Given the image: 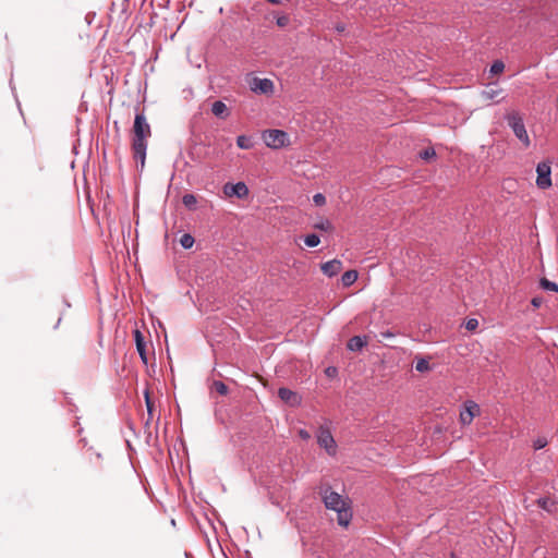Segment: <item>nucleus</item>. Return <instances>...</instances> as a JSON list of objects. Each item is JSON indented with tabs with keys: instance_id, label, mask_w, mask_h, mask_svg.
Masks as SVG:
<instances>
[{
	"instance_id": "nucleus-1",
	"label": "nucleus",
	"mask_w": 558,
	"mask_h": 558,
	"mask_svg": "<svg viewBox=\"0 0 558 558\" xmlns=\"http://www.w3.org/2000/svg\"><path fill=\"white\" fill-rule=\"evenodd\" d=\"M150 134V125L144 113H136L133 125L132 149L134 158L140 161L142 169L145 166L147 138Z\"/></svg>"
},
{
	"instance_id": "nucleus-2",
	"label": "nucleus",
	"mask_w": 558,
	"mask_h": 558,
	"mask_svg": "<svg viewBox=\"0 0 558 558\" xmlns=\"http://www.w3.org/2000/svg\"><path fill=\"white\" fill-rule=\"evenodd\" d=\"M506 120L517 138L521 141L525 147H527L530 145V137L527 135L522 117L518 112H511L507 114Z\"/></svg>"
},
{
	"instance_id": "nucleus-3",
	"label": "nucleus",
	"mask_w": 558,
	"mask_h": 558,
	"mask_svg": "<svg viewBox=\"0 0 558 558\" xmlns=\"http://www.w3.org/2000/svg\"><path fill=\"white\" fill-rule=\"evenodd\" d=\"M263 141L267 147L279 149L289 145V136L282 130H266L262 134Z\"/></svg>"
},
{
	"instance_id": "nucleus-4",
	"label": "nucleus",
	"mask_w": 558,
	"mask_h": 558,
	"mask_svg": "<svg viewBox=\"0 0 558 558\" xmlns=\"http://www.w3.org/2000/svg\"><path fill=\"white\" fill-rule=\"evenodd\" d=\"M323 500L327 509L333 510L336 512L348 507L343 497L340 494L330 490L329 488L325 489L323 494Z\"/></svg>"
},
{
	"instance_id": "nucleus-5",
	"label": "nucleus",
	"mask_w": 558,
	"mask_h": 558,
	"mask_svg": "<svg viewBox=\"0 0 558 558\" xmlns=\"http://www.w3.org/2000/svg\"><path fill=\"white\" fill-rule=\"evenodd\" d=\"M536 185L542 189L546 190L551 186V168L549 162H539L536 167Z\"/></svg>"
},
{
	"instance_id": "nucleus-6",
	"label": "nucleus",
	"mask_w": 558,
	"mask_h": 558,
	"mask_svg": "<svg viewBox=\"0 0 558 558\" xmlns=\"http://www.w3.org/2000/svg\"><path fill=\"white\" fill-rule=\"evenodd\" d=\"M250 88L256 94L268 95L274 90V83L269 78L253 77L250 82Z\"/></svg>"
},
{
	"instance_id": "nucleus-7",
	"label": "nucleus",
	"mask_w": 558,
	"mask_h": 558,
	"mask_svg": "<svg viewBox=\"0 0 558 558\" xmlns=\"http://www.w3.org/2000/svg\"><path fill=\"white\" fill-rule=\"evenodd\" d=\"M317 442L325 448L328 453L335 452L336 441L328 428L320 427L317 433Z\"/></svg>"
},
{
	"instance_id": "nucleus-8",
	"label": "nucleus",
	"mask_w": 558,
	"mask_h": 558,
	"mask_svg": "<svg viewBox=\"0 0 558 558\" xmlns=\"http://www.w3.org/2000/svg\"><path fill=\"white\" fill-rule=\"evenodd\" d=\"M223 192L229 197L244 198L248 195V189L244 182H238L235 184L227 183L223 186Z\"/></svg>"
},
{
	"instance_id": "nucleus-9",
	"label": "nucleus",
	"mask_w": 558,
	"mask_h": 558,
	"mask_svg": "<svg viewBox=\"0 0 558 558\" xmlns=\"http://www.w3.org/2000/svg\"><path fill=\"white\" fill-rule=\"evenodd\" d=\"M278 397L286 403L291 407L299 405L301 403V398L299 395L289 388L281 387L278 390Z\"/></svg>"
},
{
	"instance_id": "nucleus-10",
	"label": "nucleus",
	"mask_w": 558,
	"mask_h": 558,
	"mask_svg": "<svg viewBox=\"0 0 558 558\" xmlns=\"http://www.w3.org/2000/svg\"><path fill=\"white\" fill-rule=\"evenodd\" d=\"M476 412H478V405L472 401L466 403L465 410L460 413V420L463 425L472 423Z\"/></svg>"
},
{
	"instance_id": "nucleus-11",
	"label": "nucleus",
	"mask_w": 558,
	"mask_h": 558,
	"mask_svg": "<svg viewBox=\"0 0 558 558\" xmlns=\"http://www.w3.org/2000/svg\"><path fill=\"white\" fill-rule=\"evenodd\" d=\"M342 269V262L339 259H332L322 265V271L327 277H333L338 275Z\"/></svg>"
},
{
	"instance_id": "nucleus-12",
	"label": "nucleus",
	"mask_w": 558,
	"mask_h": 558,
	"mask_svg": "<svg viewBox=\"0 0 558 558\" xmlns=\"http://www.w3.org/2000/svg\"><path fill=\"white\" fill-rule=\"evenodd\" d=\"M134 339L136 343L137 352L144 363H147V355H146V344L144 340L143 333L138 330H134Z\"/></svg>"
},
{
	"instance_id": "nucleus-13",
	"label": "nucleus",
	"mask_w": 558,
	"mask_h": 558,
	"mask_svg": "<svg viewBox=\"0 0 558 558\" xmlns=\"http://www.w3.org/2000/svg\"><path fill=\"white\" fill-rule=\"evenodd\" d=\"M367 344V338L365 336H354L350 338L347 343V348L350 351L356 352L361 351Z\"/></svg>"
},
{
	"instance_id": "nucleus-14",
	"label": "nucleus",
	"mask_w": 558,
	"mask_h": 558,
	"mask_svg": "<svg viewBox=\"0 0 558 558\" xmlns=\"http://www.w3.org/2000/svg\"><path fill=\"white\" fill-rule=\"evenodd\" d=\"M211 112L220 119H226L229 116L228 107L221 100H217L213 104Z\"/></svg>"
},
{
	"instance_id": "nucleus-15",
	"label": "nucleus",
	"mask_w": 558,
	"mask_h": 558,
	"mask_svg": "<svg viewBox=\"0 0 558 558\" xmlns=\"http://www.w3.org/2000/svg\"><path fill=\"white\" fill-rule=\"evenodd\" d=\"M337 513H338V523L340 525L347 526L352 518V514L349 510V506L339 510Z\"/></svg>"
},
{
	"instance_id": "nucleus-16",
	"label": "nucleus",
	"mask_w": 558,
	"mask_h": 558,
	"mask_svg": "<svg viewBox=\"0 0 558 558\" xmlns=\"http://www.w3.org/2000/svg\"><path fill=\"white\" fill-rule=\"evenodd\" d=\"M415 369L420 373H425L430 371L429 361L426 357L415 356Z\"/></svg>"
},
{
	"instance_id": "nucleus-17",
	"label": "nucleus",
	"mask_w": 558,
	"mask_h": 558,
	"mask_svg": "<svg viewBox=\"0 0 558 558\" xmlns=\"http://www.w3.org/2000/svg\"><path fill=\"white\" fill-rule=\"evenodd\" d=\"M356 279L357 272L355 270H348L341 277V281L345 287L353 284L356 281Z\"/></svg>"
},
{
	"instance_id": "nucleus-18",
	"label": "nucleus",
	"mask_w": 558,
	"mask_h": 558,
	"mask_svg": "<svg viewBox=\"0 0 558 558\" xmlns=\"http://www.w3.org/2000/svg\"><path fill=\"white\" fill-rule=\"evenodd\" d=\"M182 204L190 210L196 208L197 199L194 194H184L182 197Z\"/></svg>"
},
{
	"instance_id": "nucleus-19",
	"label": "nucleus",
	"mask_w": 558,
	"mask_h": 558,
	"mask_svg": "<svg viewBox=\"0 0 558 558\" xmlns=\"http://www.w3.org/2000/svg\"><path fill=\"white\" fill-rule=\"evenodd\" d=\"M236 145L241 149H251L253 147V141L248 136L240 135L236 137Z\"/></svg>"
},
{
	"instance_id": "nucleus-20",
	"label": "nucleus",
	"mask_w": 558,
	"mask_h": 558,
	"mask_svg": "<svg viewBox=\"0 0 558 558\" xmlns=\"http://www.w3.org/2000/svg\"><path fill=\"white\" fill-rule=\"evenodd\" d=\"M539 286L542 289L550 292H558V284L554 281H550L546 278H542L539 281Z\"/></svg>"
},
{
	"instance_id": "nucleus-21",
	"label": "nucleus",
	"mask_w": 558,
	"mask_h": 558,
	"mask_svg": "<svg viewBox=\"0 0 558 558\" xmlns=\"http://www.w3.org/2000/svg\"><path fill=\"white\" fill-rule=\"evenodd\" d=\"M538 507L550 512L555 507V502L550 498H539L537 500Z\"/></svg>"
},
{
	"instance_id": "nucleus-22",
	"label": "nucleus",
	"mask_w": 558,
	"mask_h": 558,
	"mask_svg": "<svg viewBox=\"0 0 558 558\" xmlns=\"http://www.w3.org/2000/svg\"><path fill=\"white\" fill-rule=\"evenodd\" d=\"M195 240L194 238L189 234V233H185L181 236L180 239V244L182 245L183 248H191L194 244Z\"/></svg>"
},
{
	"instance_id": "nucleus-23",
	"label": "nucleus",
	"mask_w": 558,
	"mask_h": 558,
	"mask_svg": "<svg viewBox=\"0 0 558 558\" xmlns=\"http://www.w3.org/2000/svg\"><path fill=\"white\" fill-rule=\"evenodd\" d=\"M304 242L310 247H315L320 243V239L317 234L312 233L305 236Z\"/></svg>"
},
{
	"instance_id": "nucleus-24",
	"label": "nucleus",
	"mask_w": 558,
	"mask_h": 558,
	"mask_svg": "<svg viewBox=\"0 0 558 558\" xmlns=\"http://www.w3.org/2000/svg\"><path fill=\"white\" fill-rule=\"evenodd\" d=\"M214 389L221 396H226L228 393V387L225 383L220 381V380H215L214 384Z\"/></svg>"
},
{
	"instance_id": "nucleus-25",
	"label": "nucleus",
	"mask_w": 558,
	"mask_h": 558,
	"mask_svg": "<svg viewBox=\"0 0 558 558\" xmlns=\"http://www.w3.org/2000/svg\"><path fill=\"white\" fill-rule=\"evenodd\" d=\"M548 444L547 439L545 437H538L533 441V448L535 450L543 449Z\"/></svg>"
},
{
	"instance_id": "nucleus-26",
	"label": "nucleus",
	"mask_w": 558,
	"mask_h": 558,
	"mask_svg": "<svg viewBox=\"0 0 558 558\" xmlns=\"http://www.w3.org/2000/svg\"><path fill=\"white\" fill-rule=\"evenodd\" d=\"M505 64L501 61H495L490 68L493 74H499L504 71Z\"/></svg>"
},
{
	"instance_id": "nucleus-27",
	"label": "nucleus",
	"mask_w": 558,
	"mask_h": 558,
	"mask_svg": "<svg viewBox=\"0 0 558 558\" xmlns=\"http://www.w3.org/2000/svg\"><path fill=\"white\" fill-rule=\"evenodd\" d=\"M465 328L469 330V331H473L477 328L478 326V320L476 318H469L465 324H464Z\"/></svg>"
},
{
	"instance_id": "nucleus-28",
	"label": "nucleus",
	"mask_w": 558,
	"mask_h": 558,
	"mask_svg": "<svg viewBox=\"0 0 558 558\" xmlns=\"http://www.w3.org/2000/svg\"><path fill=\"white\" fill-rule=\"evenodd\" d=\"M313 202L316 206H323L326 203V197L322 193H316L313 196Z\"/></svg>"
},
{
	"instance_id": "nucleus-29",
	"label": "nucleus",
	"mask_w": 558,
	"mask_h": 558,
	"mask_svg": "<svg viewBox=\"0 0 558 558\" xmlns=\"http://www.w3.org/2000/svg\"><path fill=\"white\" fill-rule=\"evenodd\" d=\"M276 23L279 27H286L290 23L288 15H280L277 17Z\"/></svg>"
},
{
	"instance_id": "nucleus-30",
	"label": "nucleus",
	"mask_w": 558,
	"mask_h": 558,
	"mask_svg": "<svg viewBox=\"0 0 558 558\" xmlns=\"http://www.w3.org/2000/svg\"><path fill=\"white\" fill-rule=\"evenodd\" d=\"M435 155H436V154H435V150H434L433 148H427V149H425L424 151H422V153L420 154V156H421L423 159H425V160H428V159H430V158L435 157Z\"/></svg>"
},
{
	"instance_id": "nucleus-31",
	"label": "nucleus",
	"mask_w": 558,
	"mask_h": 558,
	"mask_svg": "<svg viewBox=\"0 0 558 558\" xmlns=\"http://www.w3.org/2000/svg\"><path fill=\"white\" fill-rule=\"evenodd\" d=\"M145 400H146L147 412H148V415L150 418L153 415V403L149 399L148 392L145 393Z\"/></svg>"
},
{
	"instance_id": "nucleus-32",
	"label": "nucleus",
	"mask_w": 558,
	"mask_h": 558,
	"mask_svg": "<svg viewBox=\"0 0 558 558\" xmlns=\"http://www.w3.org/2000/svg\"><path fill=\"white\" fill-rule=\"evenodd\" d=\"M315 228L327 231L330 229V222L328 220L322 221L315 226Z\"/></svg>"
},
{
	"instance_id": "nucleus-33",
	"label": "nucleus",
	"mask_w": 558,
	"mask_h": 558,
	"mask_svg": "<svg viewBox=\"0 0 558 558\" xmlns=\"http://www.w3.org/2000/svg\"><path fill=\"white\" fill-rule=\"evenodd\" d=\"M543 303V299L539 298V296H535L532 299L531 301V304L534 306V307H539Z\"/></svg>"
},
{
	"instance_id": "nucleus-34",
	"label": "nucleus",
	"mask_w": 558,
	"mask_h": 558,
	"mask_svg": "<svg viewBox=\"0 0 558 558\" xmlns=\"http://www.w3.org/2000/svg\"><path fill=\"white\" fill-rule=\"evenodd\" d=\"M299 435H300V437H301V438H303V439H305V440H307V439H310V438H311L310 433H308V432H306L305 429H301V430L299 432Z\"/></svg>"
},
{
	"instance_id": "nucleus-35",
	"label": "nucleus",
	"mask_w": 558,
	"mask_h": 558,
	"mask_svg": "<svg viewBox=\"0 0 558 558\" xmlns=\"http://www.w3.org/2000/svg\"><path fill=\"white\" fill-rule=\"evenodd\" d=\"M326 373H327L328 376H330L331 374L336 373V368L335 367H328L326 369Z\"/></svg>"
},
{
	"instance_id": "nucleus-36",
	"label": "nucleus",
	"mask_w": 558,
	"mask_h": 558,
	"mask_svg": "<svg viewBox=\"0 0 558 558\" xmlns=\"http://www.w3.org/2000/svg\"><path fill=\"white\" fill-rule=\"evenodd\" d=\"M266 1L271 3V4H280V3H282V0H266Z\"/></svg>"
},
{
	"instance_id": "nucleus-37",
	"label": "nucleus",
	"mask_w": 558,
	"mask_h": 558,
	"mask_svg": "<svg viewBox=\"0 0 558 558\" xmlns=\"http://www.w3.org/2000/svg\"><path fill=\"white\" fill-rule=\"evenodd\" d=\"M494 95H495V93H494V92H492V93L489 94V98H493V97H494Z\"/></svg>"
}]
</instances>
